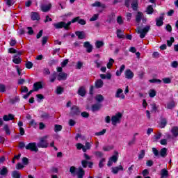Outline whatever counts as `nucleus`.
Returning <instances> with one entry per match:
<instances>
[{
	"label": "nucleus",
	"mask_w": 178,
	"mask_h": 178,
	"mask_svg": "<svg viewBox=\"0 0 178 178\" xmlns=\"http://www.w3.org/2000/svg\"><path fill=\"white\" fill-rule=\"evenodd\" d=\"M70 172L72 175H75L77 178H84L86 175V172L81 167L76 168L74 166H72L70 168Z\"/></svg>",
	"instance_id": "nucleus-1"
},
{
	"label": "nucleus",
	"mask_w": 178,
	"mask_h": 178,
	"mask_svg": "<svg viewBox=\"0 0 178 178\" xmlns=\"http://www.w3.org/2000/svg\"><path fill=\"white\" fill-rule=\"evenodd\" d=\"M151 30V25H146L144 27L138 26L136 29V33L139 34L140 38H145V35L148 34V31Z\"/></svg>",
	"instance_id": "nucleus-2"
},
{
	"label": "nucleus",
	"mask_w": 178,
	"mask_h": 178,
	"mask_svg": "<svg viewBox=\"0 0 178 178\" xmlns=\"http://www.w3.org/2000/svg\"><path fill=\"white\" fill-rule=\"evenodd\" d=\"M48 137V135H46L40 138V140L38 143V148H48V147H49V143L47 140Z\"/></svg>",
	"instance_id": "nucleus-3"
},
{
	"label": "nucleus",
	"mask_w": 178,
	"mask_h": 178,
	"mask_svg": "<svg viewBox=\"0 0 178 178\" xmlns=\"http://www.w3.org/2000/svg\"><path fill=\"white\" fill-rule=\"evenodd\" d=\"M70 24H72V22H68L67 23L65 22H60L58 23L53 24V26L56 29H65V30H69V27L70 26Z\"/></svg>",
	"instance_id": "nucleus-4"
},
{
	"label": "nucleus",
	"mask_w": 178,
	"mask_h": 178,
	"mask_svg": "<svg viewBox=\"0 0 178 178\" xmlns=\"http://www.w3.org/2000/svg\"><path fill=\"white\" fill-rule=\"evenodd\" d=\"M91 144H92V143L86 142L84 146V145L81 143H77L76 145V149H82L83 152H87L88 149H91Z\"/></svg>",
	"instance_id": "nucleus-5"
},
{
	"label": "nucleus",
	"mask_w": 178,
	"mask_h": 178,
	"mask_svg": "<svg viewBox=\"0 0 178 178\" xmlns=\"http://www.w3.org/2000/svg\"><path fill=\"white\" fill-rule=\"evenodd\" d=\"M123 115L122 113H118L111 118V123L113 126H116L118 123H120Z\"/></svg>",
	"instance_id": "nucleus-6"
},
{
	"label": "nucleus",
	"mask_w": 178,
	"mask_h": 178,
	"mask_svg": "<svg viewBox=\"0 0 178 178\" xmlns=\"http://www.w3.org/2000/svg\"><path fill=\"white\" fill-rule=\"evenodd\" d=\"M25 148L33 152H38V145L36 143H30L25 146Z\"/></svg>",
	"instance_id": "nucleus-7"
},
{
	"label": "nucleus",
	"mask_w": 178,
	"mask_h": 178,
	"mask_svg": "<svg viewBox=\"0 0 178 178\" xmlns=\"http://www.w3.org/2000/svg\"><path fill=\"white\" fill-rule=\"evenodd\" d=\"M42 86H44V84L41 82H36L33 84V90H31L28 94L29 95H31V94H33V92H34V91H38V90H41V88H42Z\"/></svg>",
	"instance_id": "nucleus-8"
},
{
	"label": "nucleus",
	"mask_w": 178,
	"mask_h": 178,
	"mask_svg": "<svg viewBox=\"0 0 178 178\" xmlns=\"http://www.w3.org/2000/svg\"><path fill=\"white\" fill-rule=\"evenodd\" d=\"M115 98H119L120 99H124L126 96L123 93V90L122 88L117 89L115 95Z\"/></svg>",
	"instance_id": "nucleus-9"
},
{
	"label": "nucleus",
	"mask_w": 178,
	"mask_h": 178,
	"mask_svg": "<svg viewBox=\"0 0 178 178\" xmlns=\"http://www.w3.org/2000/svg\"><path fill=\"white\" fill-rule=\"evenodd\" d=\"M123 170H124V168H123V165H122L111 168V172L113 175H118V173H119V172H120V171L123 172Z\"/></svg>",
	"instance_id": "nucleus-10"
},
{
	"label": "nucleus",
	"mask_w": 178,
	"mask_h": 178,
	"mask_svg": "<svg viewBox=\"0 0 178 178\" xmlns=\"http://www.w3.org/2000/svg\"><path fill=\"white\" fill-rule=\"evenodd\" d=\"M76 22H78L79 24H81V26H84L87 23L86 22V20H84L83 19H80V17H76L72 19L71 21V23H76Z\"/></svg>",
	"instance_id": "nucleus-11"
},
{
	"label": "nucleus",
	"mask_w": 178,
	"mask_h": 178,
	"mask_svg": "<svg viewBox=\"0 0 178 178\" xmlns=\"http://www.w3.org/2000/svg\"><path fill=\"white\" fill-rule=\"evenodd\" d=\"M66 79H67V74L65 72H60L57 74V80H58V81H65Z\"/></svg>",
	"instance_id": "nucleus-12"
},
{
	"label": "nucleus",
	"mask_w": 178,
	"mask_h": 178,
	"mask_svg": "<svg viewBox=\"0 0 178 178\" xmlns=\"http://www.w3.org/2000/svg\"><path fill=\"white\" fill-rule=\"evenodd\" d=\"M83 47L86 49V52L88 54L92 52V45L90 44V42H85L83 43Z\"/></svg>",
	"instance_id": "nucleus-13"
},
{
	"label": "nucleus",
	"mask_w": 178,
	"mask_h": 178,
	"mask_svg": "<svg viewBox=\"0 0 178 178\" xmlns=\"http://www.w3.org/2000/svg\"><path fill=\"white\" fill-rule=\"evenodd\" d=\"M51 8H52V5L51 3L42 4L40 6L42 12H48L51 9Z\"/></svg>",
	"instance_id": "nucleus-14"
},
{
	"label": "nucleus",
	"mask_w": 178,
	"mask_h": 178,
	"mask_svg": "<svg viewBox=\"0 0 178 178\" xmlns=\"http://www.w3.org/2000/svg\"><path fill=\"white\" fill-rule=\"evenodd\" d=\"M156 24L158 26V27L163 26V14L156 19Z\"/></svg>",
	"instance_id": "nucleus-15"
},
{
	"label": "nucleus",
	"mask_w": 178,
	"mask_h": 178,
	"mask_svg": "<svg viewBox=\"0 0 178 178\" xmlns=\"http://www.w3.org/2000/svg\"><path fill=\"white\" fill-rule=\"evenodd\" d=\"M125 77L126 79H128V80H131V79L134 77V73H133L130 70H127L125 71Z\"/></svg>",
	"instance_id": "nucleus-16"
},
{
	"label": "nucleus",
	"mask_w": 178,
	"mask_h": 178,
	"mask_svg": "<svg viewBox=\"0 0 178 178\" xmlns=\"http://www.w3.org/2000/svg\"><path fill=\"white\" fill-rule=\"evenodd\" d=\"M144 17V14L142 12H138L136 15V22L138 24L141 22V20L143 17Z\"/></svg>",
	"instance_id": "nucleus-17"
},
{
	"label": "nucleus",
	"mask_w": 178,
	"mask_h": 178,
	"mask_svg": "<svg viewBox=\"0 0 178 178\" xmlns=\"http://www.w3.org/2000/svg\"><path fill=\"white\" fill-rule=\"evenodd\" d=\"M93 8H102V9H105L106 6L105 4L101 3L99 1H95L94 3L92 4Z\"/></svg>",
	"instance_id": "nucleus-18"
},
{
	"label": "nucleus",
	"mask_w": 178,
	"mask_h": 178,
	"mask_svg": "<svg viewBox=\"0 0 178 178\" xmlns=\"http://www.w3.org/2000/svg\"><path fill=\"white\" fill-rule=\"evenodd\" d=\"M13 62L15 63V65H19L22 62V58H20V56H19L18 54L14 55Z\"/></svg>",
	"instance_id": "nucleus-19"
},
{
	"label": "nucleus",
	"mask_w": 178,
	"mask_h": 178,
	"mask_svg": "<svg viewBox=\"0 0 178 178\" xmlns=\"http://www.w3.org/2000/svg\"><path fill=\"white\" fill-rule=\"evenodd\" d=\"M13 119H15V115L13 114H9L8 115H5L3 117V120H4V122H9V120H13Z\"/></svg>",
	"instance_id": "nucleus-20"
},
{
	"label": "nucleus",
	"mask_w": 178,
	"mask_h": 178,
	"mask_svg": "<svg viewBox=\"0 0 178 178\" xmlns=\"http://www.w3.org/2000/svg\"><path fill=\"white\" fill-rule=\"evenodd\" d=\"M159 154L160 156H161L162 158H165V156H167L168 155V149L165 147L162 148L160 150Z\"/></svg>",
	"instance_id": "nucleus-21"
},
{
	"label": "nucleus",
	"mask_w": 178,
	"mask_h": 178,
	"mask_svg": "<svg viewBox=\"0 0 178 178\" xmlns=\"http://www.w3.org/2000/svg\"><path fill=\"white\" fill-rule=\"evenodd\" d=\"M75 34L79 40H83V38H86V33H84V31H76Z\"/></svg>",
	"instance_id": "nucleus-22"
},
{
	"label": "nucleus",
	"mask_w": 178,
	"mask_h": 178,
	"mask_svg": "<svg viewBox=\"0 0 178 178\" xmlns=\"http://www.w3.org/2000/svg\"><path fill=\"white\" fill-rule=\"evenodd\" d=\"M72 115H80V109L76 106H74L71 111Z\"/></svg>",
	"instance_id": "nucleus-23"
},
{
	"label": "nucleus",
	"mask_w": 178,
	"mask_h": 178,
	"mask_svg": "<svg viewBox=\"0 0 178 178\" xmlns=\"http://www.w3.org/2000/svg\"><path fill=\"white\" fill-rule=\"evenodd\" d=\"M114 155L110 158L113 161L114 163L118 162V159H119V153L118 152H114Z\"/></svg>",
	"instance_id": "nucleus-24"
},
{
	"label": "nucleus",
	"mask_w": 178,
	"mask_h": 178,
	"mask_svg": "<svg viewBox=\"0 0 178 178\" xmlns=\"http://www.w3.org/2000/svg\"><path fill=\"white\" fill-rule=\"evenodd\" d=\"M31 17L33 20H39L40 19V15L38 13L32 12L31 13Z\"/></svg>",
	"instance_id": "nucleus-25"
},
{
	"label": "nucleus",
	"mask_w": 178,
	"mask_h": 178,
	"mask_svg": "<svg viewBox=\"0 0 178 178\" xmlns=\"http://www.w3.org/2000/svg\"><path fill=\"white\" fill-rule=\"evenodd\" d=\"M161 178L168 177L169 176V171H168L165 168L162 169L161 172Z\"/></svg>",
	"instance_id": "nucleus-26"
},
{
	"label": "nucleus",
	"mask_w": 178,
	"mask_h": 178,
	"mask_svg": "<svg viewBox=\"0 0 178 178\" xmlns=\"http://www.w3.org/2000/svg\"><path fill=\"white\" fill-rule=\"evenodd\" d=\"M171 133H172L173 137H178V127H173L171 129Z\"/></svg>",
	"instance_id": "nucleus-27"
},
{
	"label": "nucleus",
	"mask_w": 178,
	"mask_h": 178,
	"mask_svg": "<svg viewBox=\"0 0 178 178\" xmlns=\"http://www.w3.org/2000/svg\"><path fill=\"white\" fill-rule=\"evenodd\" d=\"M8 173V168L3 167L2 169H0L1 176H6Z\"/></svg>",
	"instance_id": "nucleus-28"
},
{
	"label": "nucleus",
	"mask_w": 178,
	"mask_h": 178,
	"mask_svg": "<svg viewBox=\"0 0 178 178\" xmlns=\"http://www.w3.org/2000/svg\"><path fill=\"white\" fill-rule=\"evenodd\" d=\"M78 94L79 95H81V97H84L86 95V88L84 87H81L78 90Z\"/></svg>",
	"instance_id": "nucleus-29"
},
{
	"label": "nucleus",
	"mask_w": 178,
	"mask_h": 178,
	"mask_svg": "<svg viewBox=\"0 0 178 178\" xmlns=\"http://www.w3.org/2000/svg\"><path fill=\"white\" fill-rule=\"evenodd\" d=\"M104 86V81L102 79H98L95 82L96 88H101Z\"/></svg>",
	"instance_id": "nucleus-30"
},
{
	"label": "nucleus",
	"mask_w": 178,
	"mask_h": 178,
	"mask_svg": "<svg viewBox=\"0 0 178 178\" xmlns=\"http://www.w3.org/2000/svg\"><path fill=\"white\" fill-rule=\"evenodd\" d=\"M176 106V103L173 101L170 102L167 104L166 108L167 109H173Z\"/></svg>",
	"instance_id": "nucleus-31"
},
{
	"label": "nucleus",
	"mask_w": 178,
	"mask_h": 178,
	"mask_svg": "<svg viewBox=\"0 0 178 178\" xmlns=\"http://www.w3.org/2000/svg\"><path fill=\"white\" fill-rule=\"evenodd\" d=\"M49 79L50 83H54L56 80V79H58L56 72L53 73Z\"/></svg>",
	"instance_id": "nucleus-32"
},
{
	"label": "nucleus",
	"mask_w": 178,
	"mask_h": 178,
	"mask_svg": "<svg viewBox=\"0 0 178 178\" xmlns=\"http://www.w3.org/2000/svg\"><path fill=\"white\" fill-rule=\"evenodd\" d=\"M148 94L150 98H154L156 95V90L154 89H150L148 92Z\"/></svg>",
	"instance_id": "nucleus-33"
},
{
	"label": "nucleus",
	"mask_w": 178,
	"mask_h": 178,
	"mask_svg": "<svg viewBox=\"0 0 178 178\" xmlns=\"http://www.w3.org/2000/svg\"><path fill=\"white\" fill-rule=\"evenodd\" d=\"M8 53L9 54H17V55H19V56H20V55H22V52L20 51H17L16 49H15L14 48H10L8 49Z\"/></svg>",
	"instance_id": "nucleus-34"
},
{
	"label": "nucleus",
	"mask_w": 178,
	"mask_h": 178,
	"mask_svg": "<svg viewBox=\"0 0 178 178\" xmlns=\"http://www.w3.org/2000/svg\"><path fill=\"white\" fill-rule=\"evenodd\" d=\"M101 109V104H94L92 106V112H97V111H99Z\"/></svg>",
	"instance_id": "nucleus-35"
},
{
	"label": "nucleus",
	"mask_w": 178,
	"mask_h": 178,
	"mask_svg": "<svg viewBox=\"0 0 178 178\" xmlns=\"http://www.w3.org/2000/svg\"><path fill=\"white\" fill-rule=\"evenodd\" d=\"M166 124H168V121L166 120V118L161 119V124H160L161 129H163V127H165Z\"/></svg>",
	"instance_id": "nucleus-36"
},
{
	"label": "nucleus",
	"mask_w": 178,
	"mask_h": 178,
	"mask_svg": "<svg viewBox=\"0 0 178 178\" xmlns=\"http://www.w3.org/2000/svg\"><path fill=\"white\" fill-rule=\"evenodd\" d=\"M95 99L97 101V102H102V101H104V96L102 95H97L95 97Z\"/></svg>",
	"instance_id": "nucleus-37"
},
{
	"label": "nucleus",
	"mask_w": 178,
	"mask_h": 178,
	"mask_svg": "<svg viewBox=\"0 0 178 178\" xmlns=\"http://www.w3.org/2000/svg\"><path fill=\"white\" fill-rule=\"evenodd\" d=\"M112 149H113V145H106L103 147V151H105V152L112 151Z\"/></svg>",
	"instance_id": "nucleus-38"
},
{
	"label": "nucleus",
	"mask_w": 178,
	"mask_h": 178,
	"mask_svg": "<svg viewBox=\"0 0 178 178\" xmlns=\"http://www.w3.org/2000/svg\"><path fill=\"white\" fill-rule=\"evenodd\" d=\"M113 63H115V60L113 58H110L108 63H107V68L111 69V67H112V66L113 65Z\"/></svg>",
	"instance_id": "nucleus-39"
},
{
	"label": "nucleus",
	"mask_w": 178,
	"mask_h": 178,
	"mask_svg": "<svg viewBox=\"0 0 178 178\" xmlns=\"http://www.w3.org/2000/svg\"><path fill=\"white\" fill-rule=\"evenodd\" d=\"M12 177H13V178H20V172H19V171H13L12 172Z\"/></svg>",
	"instance_id": "nucleus-40"
},
{
	"label": "nucleus",
	"mask_w": 178,
	"mask_h": 178,
	"mask_svg": "<svg viewBox=\"0 0 178 178\" xmlns=\"http://www.w3.org/2000/svg\"><path fill=\"white\" fill-rule=\"evenodd\" d=\"M147 15H152V13H154V8H152V6H149L147 7Z\"/></svg>",
	"instance_id": "nucleus-41"
},
{
	"label": "nucleus",
	"mask_w": 178,
	"mask_h": 178,
	"mask_svg": "<svg viewBox=\"0 0 178 178\" xmlns=\"http://www.w3.org/2000/svg\"><path fill=\"white\" fill-rule=\"evenodd\" d=\"M173 42H175V38L171 37L169 40H167L168 47H172Z\"/></svg>",
	"instance_id": "nucleus-42"
},
{
	"label": "nucleus",
	"mask_w": 178,
	"mask_h": 178,
	"mask_svg": "<svg viewBox=\"0 0 178 178\" xmlns=\"http://www.w3.org/2000/svg\"><path fill=\"white\" fill-rule=\"evenodd\" d=\"M161 137H162V134L158 133L157 134L154 136V141H158V140H161Z\"/></svg>",
	"instance_id": "nucleus-43"
},
{
	"label": "nucleus",
	"mask_w": 178,
	"mask_h": 178,
	"mask_svg": "<svg viewBox=\"0 0 178 178\" xmlns=\"http://www.w3.org/2000/svg\"><path fill=\"white\" fill-rule=\"evenodd\" d=\"M96 48H101V47H104V42L97 40L95 42Z\"/></svg>",
	"instance_id": "nucleus-44"
},
{
	"label": "nucleus",
	"mask_w": 178,
	"mask_h": 178,
	"mask_svg": "<svg viewBox=\"0 0 178 178\" xmlns=\"http://www.w3.org/2000/svg\"><path fill=\"white\" fill-rule=\"evenodd\" d=\"M145 156V150H141L138 154V159H143Z\"/></svg>",
	"instance_id": "nucleus-45"
},
{
	"label": "nucleus",
	"mask_w": 178,
	"mask_h": 178,
	"mask_svg": "<svg viewBox=\"0 0 178 178\" xmlns=\"http://www.w3.org/2000/svg\"><path fill=\"white\" fill-rule=\"evenodd\" d=\"M162 81L164 84H170V83H172V79L170 78H163Z\"/></svg>",
	"instance_id": "nucleus-46"
},
{
	"label": "nucleus",
	"mask_w": 178,
	"mask_h": 178,
	"mask_svg": "<svg viewBox=\"0 0 178 178\" xmlns=\"http://www.w3.org/2000/svg\"><path fill=\"white\" fill-rule=\"evenodd\" d=\"M61 130H62V126L61 125L56 124L54 126V131L56 133H58V131H60Z\"/></svg>",
	"instance_id": "nucleus-47"
},
{
	"label": "nucleus",
	"mask_w": 178,
	"mask_h": 178,
	"mask_svg": "<svg viewBox=\"0 0 178 178\" xmlns=\"http://www.w3.org/2000/svg\"><path fill=\"white\" fill-rule=\"evenodd\" d=\"M98 17H99V14H95L90 19V22H95V20L98 19Z\"/></svg>",
	"instance_id": "nucleus-48"
},
{
	"label": "nucleus",
	"mask_w": 178,
	"mask_h": 178,
	"mask_svg": "<svg viewBox=\"0 0 178 178\" xmlns=\"http://www.w3.org/2000/svg\"><path fill=\"white\" fill-rule=\"evenodd\" d=\"M94 155L96 156H98L99 158H102V156H104V153L102 152L97 151L93 152Z\"/></svg>",
	"instance_id": "nucleus-49"
},
{
	"label": "nucleus",
	"mask_w": 178,
	"mask_h": 178,
	"mask_svg": "<svg viewBox=\"0 0 178 178\" xmlns=\"http://www.w3.org/2000/svg\"><path fill=\"white\" fill-rule=\"evenodd\" d=\"M133 169H134V165H131L127 170V173H128L129 176L133 173Z\"/></svg>",
	"instance_id": "nucleus-50"
},
{
	"label": "nucleus",
	"mask_w": 178,
	"mask_h": 178,
	"mask_svg": "<svg viewBox=\"0 0 178 178\" xmlns=\"http://www.w3.org/2000/svg\"><path fill=\"white\" fill-rule=\"evenodd\" d=\"M117 37L118 38H123V33L122 32V31L120 29H118L117 30Z\"/></svg>",
	"instance_id": "nucleus-51"
},
{
	"label": "nucleus",
	"mask_w": 178,
	"mask_h": 178,
	"mask_svg": "<svg viewBox=\"0 0 178 178\" xmlns=\"http://www.w3.org/2000/svg\"><path fill=\"white\" fill-rule=\"evenodd\" d=\"M152 152L154 156H158V157L159 156V151H158V149H156V148L153 147Z\"/></svg>",
	"instance_id": "nucleus-52"
},
{
	"label": "nucleus",
	"mask_w": 178,
	"mask_h": 178,
	"mask_svg": "<svg viewBox=\"0 0 178 178\" xmlns=\"http://www.w3.org/2000/svg\"><path fill=\"white\" fill-rule=\"evenodd\" d=\"M40 116L42 119H49V114L47 113H42Z\"/></svg>",
	"instance_id": "nucleus-53"
},
{
	"label": "nucleus",
	"mask_w": 178,
	"mask_h": 178,
	"mask_svg": "<svg viewBox=\"0 0 178 178\" xmlns=\"http://www.w3.org/2000/svg\"><path fill=\"white\" fill-rule=\"evenodd\" d=\"M26 29L28 30L27 34H29V35H32V34H34V30H33V28L27 27Z\"/></svg>",
	"instance_id": "nucleus-54"
},
{
	"label": "nucleus",
	"mask_w": 178,
	"mask_h": 178,
	"mask_svg": "<svg viewBox=\"0 0 178 178\" xmlns=\"http://www.w3.org/2000/svg\"><path fill=\"white\" fill-rule=\"evenodd\" d=\"M6 91V86L3 84H0V92H5Z\"/></svg>",
	"instance_id": "nucleus-55"
},
{
	"label": "nucleus",
	"mask_w": 178,
	"mask_h": 178,
	"mask_svg": "<svg viewBox=\"0 0 178 178\" xmlns=\"http://www.w3.org/2000/svg\"><path fill=\"white\" fill-rule=\"evenodd\" d=\"M56 92V94H61L62 92H63V88L60 86L57 87Z\"/></svg>",
	"instance_id": "nucleus-56"
},
{
	"label": "nucleus",
	"mask_w": 178,
	"mask_h": 178,
	"mask_svg": "<svg viewBox=\"0 0 178 178\" xmlns=\"http://www.w3.org/2000/svg\"><path fill=\"white\" fill-rule=\"evenodd\" d=\"M138 6V4L137 3V2L134 1L132 4H131V8L133 9V10H137V8Z\"/></svg>",
	"instance_id": "nucleus-57"
},
{
	"label": "nucleus",
	"mask_w": 178,
	"mask_h": 178,
	"mask_svg": "<svg viewBox=\"0 0 178 178\" xmlns=\"http://www.w3.org/2000/svg\"><path fill=\"white\" fill-rule=\"evenodd\" d=\"M105 133H106V129H103L102 131H101L99 132L95 133V136H104V134H105Z\"/></svg>",
	"instance_id": "nucleus-58"
},
{
	"label": "nucleus",
	"mask_w": 178,
	"mask_h": 178,
	"mask_svg": "<svg viewBox=\"0 0 178 178\" xmlns=\"http://www.w3.org/2000/svg\"><path fill=\"white\" fill-rule=\"evenodd\" d=\"M6 2L8 6H12V5H15V1H13V0H6Z\"/></svg>",
	"instance_id": "nucleus-59"
},
{
	"label": "nucleus",
	"mask_w": 178,
	"mask_h": 178,
	"mask_svg": "<svg viewBox=\"0 0 178 178\" xmlns=\"http://www.w3.org/2000/svg\"><path fill=\"white\" fill-rule=\"evenodd\" d=\"M29 124H31V126H33V127H34L35 129V127H37V123L34 120H31L29 122Z\"/></svg>",
	"instance_id": "nucleus-60"
},
{
	"label": "nucleus",
	"mask_w": 178,
	"mask_h": 178,
	"mask_svg": "<svg viewBox=\"0 0 178 178\" xmlns=\"http://www.w3.org/2000/svg\"><path fill=\"white\" fill-rule=\"evenodd\" d=\"M33 67V63L29 61L26 63V69H31Z\"/></svg>",
	"instance_id": "nucleus-61"
},
{
	"label": "nucleus",
	"mask_w": 178,
	"mask_h": 178,
	"mask_svg": "<svg viewBox=\"0 0 178 178\" xmlns=\"http://www.w3.org/2000/svg\"><path fill=\"white\" fill-rule=\"evenodd\" d=\"M81 165L83 168H87V165H88V161H87V160H82Z\"/></svg>",
	"instance_id": "nucleus-62"
},
{
	"label": "nucleus",
	"mask_w": 178,
	"mask_h": 178,
	"mask_svg": "<svg viewBox=\"0 0 178 178\" xmlns=\"http://www.w3.org/2000/svg\"><path fill=\"white\" fill-rule=\"evenodd\" d=\"M104 162H105V159H102L99 163V168H104Z\"/></svg>",
	"instance_id": "nucleus-63"
},
{
	"label": "nucleus",
	"mask_w": 178,
	"mask_h": 178,
	"mask_svg": "<svg viewBox=\"0 0 178 178\" xmlns=\"http://www.w3.org/2000/svg\"><path fill=\"white\" fill-rule=\"evenodd\" d=\"M117 23H118V24H122L123 23V19L121 16L118 17Z\"/></svg>",
	"instance_id": "nucleus-64"
}]
</instances>
